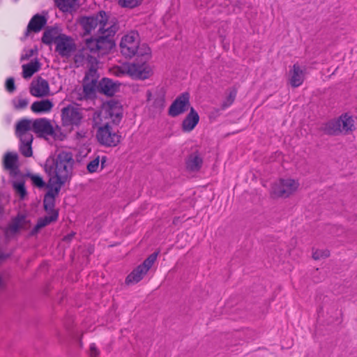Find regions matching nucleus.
<instances>
[{
  "label": "nucleus",
  "instance_id": "42",
  "mask_svg": "<svg viewBox=\"0 0 357 357\" xmlns=\"http://www.w3.org/2000/svg\"><path fill=\"white\" fill-rule=\"evenodd\" d=\"M31 93L34 96H40L43 94L40 92V89L38 87H34L31 89Z\"/></svg>",
  "mask_w": 357,
  "mask_h": 357
},
{
  "label": "nucleus",
  "instance_id": "20",
  "mask_svg": "<svg viewBox=\"0 0 357 357\" xmlns=\"http://www.w3.org/2000/svg\"><path fill=\"white\" fill-rule=\"evenodd\" d=\"M199 121L198 113L193 107H190L189 114L182 122V130L184 132H190L197 125Z\"/></svg>",
  "mask_w": 357,
  "mask_h": 357
},
{
  "label": "nucleus",
  "instance_id": "24",
  "mask_svg": "<svg viewBox=\"0 0 357 357\" xmlns=\"http://www.w3.org/2000/svg\"><path fill=\"white\" fill-rule=\"evenodd\" d=\"M53 107V103L48 99L34 102L31 106V110L35 113H44L50 112Z\"/></svg>",
  "mask_w": 357,
  "mask_h": 357
},
{
  "label": "nucleus",
  "instance_id": "43",
  "mask_svg": "<svg viewBox=\"0 0 357 357\" xmlns=\"http://www.w3.org/2000/svg\"><path fill=\"white\" fill-rule=\"evenodd\" d=\"M33 52H34L33 50H29L28 52H26L25 54H23L22 55V60L28 59L29 56H31L33 54Z\"/></svg>",
  "mask_w": 357,
  "mask_h": 357
},
{
  "label": "nucleus",
  "instance_id": "12",
  "mask_svg": "<svg viewBox=\"0 0 357 357\" xmlns=\"http://www.w3.org/2000/svg\"><path fill=\"white\" fill-rule=\"evenodd\" d=\"M98 75L97 68H89L83 80V93L85 98H91L98 92Z\"/></svg>",
  "mask_w": 357,
  "mask_h": 357
},
{
  "label": "nucleus",
  "instance_id": "41",
  "mask_svg": "<svg viewBox=\"0 0 357 357\" xmlns=\"http://www.w3.org/2000/svg\"><path fill=\"white\" fill-rule=\"evenodd\" d=\"M42 229L41 226L39 225L38 222H37V224L34 226V227L30 231L29 236H33L36 235L38 233V231H40V229Z\"/></svg>",
  "mask_w": 357,
  "mask_h": 357
},
{
  "label": "nucleus",
  "instance_id": "4",
  "mask_svg": "<svg viewBox=\"0 0 357 357\" xmlns=\"http://www.w3.org/2000/svg\"><path fill=\"white\" fill-rule=\"evenodd\" d=\"M118 30V26L116 22L109 24L105 29L98 33V38H91L86 40L87 47L96 52L98 56V52L105 54L110 51L115 46L113 37Z\"/></svg>",
  "mask_w": 357,
  "mask_h": 357
},
{
  "label": "nucleus",
  "instance_id": "38",
  "mask_svg": "<svg viewBox=\"0 0 357 357\" xmlns=\"http://www.w3.org/2000/svg\"><path fill=\"white\" fill-rule=\"evenodd\" d=\"M40 68H23L22 76L25 79L30 78Z\"/></svg>",
  "mask_w": 357,
  "mask_h": 357
},
{
  "label": "nucleus",
  "instance_id": "18",
  "mask_svg": "<svg viewBox=\"0 0 357 357\" xmlns=\"http://www.w3.org/2000/svg\"><path fill=\"white\" fill-rule=\"evenodd\" d=\"M121 83L109 78L104 77L98 82V93L107 96H113L119 91Z\"/></svg>",
  "mask_w": 357,
  "mask_h": 357
},
{
  "label": "nucleus",
  "instance_id": "29",
  "mask_svg": "<svg viewBox=\"0 0 357 357\" xmlns=\"http://www.w3.org/2000/svg\"><path fill=\"white\" fill-rule=\"evenodd\" d=\"M158 255V252H155L152 253L144 261V262L142 264H140L139 266L142 268V270L145 273H147L149 270L151 268V266H153L154 262L156 261Z\"/></svg>",
  "mask_w": 357,
  "mask_h": 357
},
{
  "label": "nucleus",
  "instance_id": "14",
  "mask_svg": "<svg viewBox=\"0 0 357 357\" xmlns=\"http://www.w3.org/2000/svg\"><path fill=\"white\" fill-rule=\"evenodd\" d=\"M33 132L40 137L54 136V130L50 120L45 118L36 119L32 121Z\"/></svg>",
  "mask_w": 357,
  "mask_h": 357
},
{
  "label": "nucleus",
  "instance_id": "35",
  "mask_svg": "<svg viewBox=\"0 0 357 357\" xmlns=\"http://www.w3.org/2000/svg\"><path fill=\"white\" fill-rule=\"evenodd\" d=\"M330 256L328 250H316L312 252V258L315 260L327 258Z\"/></svg>",
  "mask_w": 357,
  "mask_h": 357
},
{
  "label": "nucleus",
  "instance_id": "15",
  "mask_svg": "<svg viewBox=\"0 0 357 357\" xmlns=\"http://www.w3.org/2000/svg\"><path fill=\"white\" fill-rule=\"evenodd\" d=\"M117 76L126 75L135 80H144L152 75L151 68H116Z\"/></svg>",
  "mask_w": 357,
  "mask_h": 357
},
{
  "label": "nucleus",
  "instance_id": "48",
  "mask_svg": "<svg viewBox=\"0 0 357 357\" xmlns=\"http://www.w3.org/2000/svg\"><path fill=\"white\" fill-rule=\"evenodd\" d=\"M336 70H334L331 75H329L328 77H330L332 75H333L335 73Z\"/></svg>",
  "mask_w": 357,
  "mask_h": 357
},
{
  "label": "nucleus",
  "instance_id": "11",
  "mask_svg": "<svg viewBox=\"0 0 357 357\" xmlns=\"http://www.w3.org/2000/svg\"><path fill=\"white\" fill-rule=\"evenodd\" d=\"M97 56L96 52H92L85 43L84 47L78 50L75 55L76 67H95L98 63Z\"/></svg>",
  "mask_w": 357,
  "mask_h": 357
},
{
  "label": "nucleus",
  "instance_id": "10",
  "mask_svg": "<svg viewBox=\"0 0 357 357\" xmlns=\"http://www.w3.org/2000/svg\"><path fill=\"white\" fill-rule=\"evenodd\" d=\"M299 183L291 178L280 179L272 187V192L277 197H288L298 188Z\"/></svg>",
  "mask_w": 357,
  "mask_h": 357
},
{
  "label": "nucleus",
  "instance_id": "47",
  "mask_svg": "<svg viewBox=\"0 0 357 357\" xmlns=\"http://www.w3.org/2000/svg\"><path fill=\"white\" fill-rule=\"evenodd\" d=\"M101 162H102V165H103V163L105 162V157H103V158H102Z\"/></svg>",
  "mask_w": 357,
  "mask_h": 357
},
{
  "label": "nucleus",
  "instance_id": "19",
  "mask_svg": "<svg viewBox=\"0 0 357 357\" xmlns=\"http://www.w3.org/2000/svg\"><path fill=\"white\" fill-rule=\"evenodd\" d=\"M306 72L305 68H291L288 73L289 84L293 87L300 86L304 82Z\"/></svg>",
  "mask_w": 357,
  "mask_h": 357
},
{
  "label": "nucleus",
  "instance_id": "8",
  "mask_svg": "<svg viewBox=\"0 0 357 357\" xmlns=\"http://www.w3.org/2000/svg\"><path fill=\"white\" fill-rule=\"evenodd\" d=\"M354 129V121L347 114H342L339 119L328 121L324 126L325 132L331 135H337L340 133L348 134Z\"/></svg>",
  "mask_w": 357,
  "mask_h": 357
},
{
  "label": "nucleus",
  "instance_id": "32",
  "mask_svg": "<svg viewBox=\"0 0 357 357\" xmlns=\"http://www.w3.org/2000/svg\"><path fill=\"white\" fill-rule=\"evenodd\" d=\"M13 185L16 193L20 195V199H24L27 194L24 183L23 181L14 182Z\"/></svg>",
  "mask_w": 357,
  "mask_h": 357
},
{
  "label": "nucleus",
  "instance_id": "3",
  "mask_svg": "<svg viewBox=\"0 0 357 357\" xmlns=\"http://www.w3.org/2000/svg\"><path fill=\"white\" fill-rule=\"evenodd\" d=\"M42 41L47 45L54 44L55 51L61 56L68 57L75 50V40L70 36L60 33L57 29L52 28L43 33Z\"/></svg>",
  "mask_w": 357,
  "mask_h": 357
},
{
  "label": "nucleus",
  "instance_id": "9",
  "mask_svg": "<svg viewBox=\"0 0 357 357\" xmlns=\"http://www.w3.org/2000/svg\"><path fill=\"white\" fill-rule=\"evenodd\" d=\"M61 116L62 125L64 127L78 126L83 118L80 109L71 105L62 108Z\"/></svg>",
  "mask_w": 357,
  "mask_h": 357
},
{
  "label": "nucleus",
  "instance_id": "33",
  "mask_svg": "<svg viewBox=\"0 0 357 357\" xmlns=\"http://www.w3.org/2000/svg\"><path fill=\"white\" fill-rule=\"evenodd\" d=\"M13 104L16 109H23L27 107L29 100L26 98L18 96L13 100Z\"/></svg>",
  "mask_w": 357,
  "mask_h": 357
},
{
  "label": "nucleus",
  "instance_id": "36",
  "mask_svg": "<svg viewBox=\"0 0 357 357\" xmlns=\"http://www.w3.org/2000/svg\"><path fill=\"white\" fill-rule=\"evenodd\" d=\"M142 0H119V4L123 8H134L138 6Z\"/></svg>",
  "mask_w": 357,
  "mask_h": 357
},
{
  "label": "nucleus",
  "instance_id": "2",
  "mask_svg": "<svg viewBox=\"0 0 357 357\" xmlns=\"http://www.w3.org/2000/svg\"><path fill=\"white\" fill-rule=\"evenodd\" d=\"M120 50L126 57L137 55L138 63L132 64L131 67H142L151 58L150 47L146 44L139 45V35L135 31H130L122 37Z\"/></svg>",
  "mask_w": 357,
  "mask_h": 357
},
{
  "label": "nucleus",
  "instance_id": "13",
  "mask_svg": "<svg viewBox=\"0 0 357 357\" xmlns=\"http://www.w3.org/2000/svg\"><path fill=\"white\" fill-rule=\"evenodd\" d=\"M190 106V94L184 92L178 96L172 102L168 109V114L172 117L178 116L187 112Z\"/></svg>",
  "mask_w": 357,
  "mask_h": 357
},
{
  "label": "nucleus",
  "instance_id": "30",
  "mask_svg": "<svg viewBox=\"0 0 357 357\" xmlns=\"http://www.w3.org/2000/svg\"><path fill=\"white\" fill-rule=\"evenodd\" d=\"M49 215L45 216L44 218H40L38 220V222L41 226V227H44L49 224H50L52 222L56 221L59 216L58 212H53V213H47Z\"/></svg>",
  "mask_w": 357,
  "mask_h": 357
},
{
  "label": "nucleus",
  "instance_id": "25",
  "mask_svg": "<svg viewBox=\"0 0 357 357\" xmlns=\"http://www.w3.org/2000/svg\"><path fill=\"white\" fill-rule=\"evenodd\" d=\"M146 274V273H145L142 268L138 266L127 276L126 278V283L127 284H137L142 280Z\"/></svg>",
  "mask_w": 357,
  "mask_h": 357
},
{
  "label": "nucleus",
  "instance_id": "1",
  "mask_svg": "<svg viewBox=\"0 0 357 357\" xmlns=\"http://www.w3.org/2000/svg\"><path fill=\"white\" fill-rule=\"evenodd\" d=\"M75 160L73 153L61 151L54 157H50L45 163L44 169L49 176V183L63 185L73 175Z\"/></svg>",
  "mask_w": 357,
  "mask_h": 357
},
{
  "label": "nucleus",
  "instance_id": "45",
  "mask_svg": "<svg viewBox=\"0 0 357 357\" xmlns=\"http://www.w3.org/2000/svg\"><path fill=\"white\" fill-rule=\"evenodd\" d=\"M240 4H241V3L240 1H238L234 2V6H240Z\"/></svg>",
  "mask_w": 357,
  "mask_h": 357
},
{
  "label": "nucleus",
  "instance_id": "7",
  "mask_svg": "<svg viewBox=\"0 0 357 357\" xmlns=\"http://www.w3.org/2000/svg\"><path fill=\"white\" fill-rule=\"evenodd\" d=\"M98 124L96 138L100 144L107 147L117 146L121 139L118 130L111 126L110 121H98Z\"/></svg>",
  "mask_w": 357,
  "mask_h": 357
},
{
  "label": "nucleus",
  "instance_id": "34",
  "mask_svg": "<svg viewBox=\"0 0 357 357\" xmlns=\"http://www.w3.org/2000/svg\"><path fill=\"white\" fill-rule=\"evenodd\" d=\"M29 177L34 186L38 188H43L46 186L45 182L40 176L37 174H29Z\"/></svg>",
  "mask_w": 357,
  "mask_h": 357
},
{
  "label": "nucleus",
  "instance_id": "22",
  "mask_svg": "<svg viewBox=\"0 0 357 357\" xmlns=\"http://www.w3.org/2000/svg\"><path fill=\"white\" fill-rule=\"evenodd\" d=\"M26 222V218L24 215H18L13 218L9 224L6 233V234H15L21 229H25L24 225Z\"/></svg>",
  "mask_w": 357,
  "mask_h": 357
},
{
  "label": "nucleus",
  "instance_id": "46",
  "mask_svg": "<svg viewBox=\"0 0 357 357\" xmlns=\"http://www.w3.org/2000/svg\"><path fill=\"white\" fill-rule=\"evenodd\" d=\"M73 236H74V234H71L68 235V236H66V238H68V239H71Z\"/></svg>",
  "mask_w": 357,
  "mask_h": 357
},
{
  "label": "nucleus",
  "instance_id": "23",
  "mask_svg": "<svg viewBox=\"0 0 357 357\" xmlns=\"http://www.w3.org/2000/svg\"><path fill=\"white\" fill-rule=\"evenodd\" d=\"M203 163L202 158L198 152L191 153L186 161V167L192 172H197L200 169Z\"/></svg>",
  "mask_w": 357,
  "mask_h": 357
},
{
  "label": "nucleus",
  "instance_id": "31",
  "mask_svg": "<svg viewBox=\"0 0 357 357\" xmlns=\"http://www.w3.org/2000/svg\"><path fill=\"white\" fill-rule=\"evenodd\" d=\"M236 93L237 92L234 89L229 91L228 96L221 105L222 109H225L232 105L236 98Z\"/></svg>",
  "mask_w": 357,
  "mask_h": 357
},
{
  "label": "nucleus",
  "instance_id": "6",
  "mask_svg": "<svg viewBox=\"0 0 357 357\" xmlns=\"http://www.w3.org/2000/svg\"><path fill=\"white\" fill-rule=\"evenodd\" d=\"M115 22L109 20V17L105 11L88 17H82L79 23L84 30V35L90 34L95 29L98 28V33L105 29L109 24Z\"/></svg>",
  "mask_w": 357,
  "mask_h": 357
},
{
  "label": "nucleus",
  "instance_id": "5",
  "mask_svg": "<svg viewBox=\"0 0 357 357\" xmlns=\"http://www.w3.org/2000/svg\"><path fill=\"white\" fill-rule=\"evenodd\" d=\"M123 118V107L120 102L111 100L103 105L102 109L94 114L93 119L96 125L98 121H110V123L119 125Z\"/></svg>",
  "mask_w": 357,
  "mask_h": 357
},
{
  "label": "nucleus",
  "instance_id": "39",
  "mask_svg": "<svg viewBox=\"0 0 357 357\" xmlns=\"http://www.w3.org/2000/svg\"><path fill=\"white\" fill-rule=\"evenodd\" d=\"M6 88L10 93H13L15 90V81L13 77H9L6 79Z\"/></svg>",
  "mask_w": 357,
  "mask_h": 357
},
{
  "label": "nucleus",
  "instance_id": "50",
  "mask_svg": "<svg viewBox=\"0 0 357 357\" xmlns=\"http://www.w3.org/2000/svg\"><path fill=\"white\" fill-rule=\"evenodd\" d=\"M324 70H325L326 71H327V72L328 73V72H329L330 68H324Z\"/></svg>",
  "mask_w": 357,
  "mask_h": 357
},
{
  "label": "nucleus",
  "instance_id": "27",
  "mask_svg": "<svg viewBox=\"0 0 357 357\" xmlns=\"http://www.w3.org/2000/svg\"><path fill=\"white\" fill-rule=\"evenodd\" d=\"M55 2L63 12H71L76 8L77 0H55Z\"/></svg>",
  "mask_w": 357,
  "mask_h": 357
},
{
  "label": "nucleus",
  "instance_id": "26",
  "mask_svg": "<svg viewBox=\"0 0 357 357\" xmlns=\"http://www.w3.org/2000/svg\"><path fill=\"white\" fill-rule=\"evenodd\" d=\"M18 155L15 153L8 152L5 154L3 158L4 167L8 170H15L17 168Z\"/></svg>",
  "mask_w": 357,
  "mask_h": 357
},
{
  "label": "nucleus",
  "instance_id": "51",
  "mask_svg": "<svg viewBox=\"0 0 357 357\" xmlns=\"http://www.w3.org/2000/svg\"><path fill=\"white\" fill-rule=\"evenodd\" d=\"M322 74L325 75L326 74V73H325V72H324V71H323V72H322Z\"/></svg>",
  "mask_w": 357,
  "mask_h": 357
},
{
  "label": "nucleus",
  "instance_id": "21",
  "mask_svg": "<svg viewBox=\"0 0 357 357\" xmlns=\"http://www.w3.org/2000/svg\"><path fill=\"white\" fill-rule=\"evenodd\" d=\"M47 22L45 17L38 14L35 15L30 20L25 33V37L28 36L31 31L39 32Z\"/></svg>",
  "mask_w": 357,
  "mask_h": 357
},
{
  "label": "nucleus",
  "instance_id": "16",
  "mask_svg": "<svg viewBox=\"0 0 357 357\" xmlns=\"http://www.w3.org/2000/svg\"><path fill=\"white\" fill-rule=\"evenodd\" d=\"M49 188L43 199L44 208L47 213L58 212L55 210V197L58 195L61 186L56 184H49L47 185Z\"/></svg>",
  "mask_w": 357,
  "mask_h": 357
},
{
  "label": "nucleus",
  "instance_id": "44",
  "mask_svg": "<svg viewBox=\"0 0 357 357\" xmlns=\"http://www.w3.org/2000/svg\"><path fill=\"white\" fill-rule=\"evenodd\" d=\"M22 67H23V68H25V67H39V62L36 61L35 62H31L29 63L22 64Z\"/></svg>",
  "mask_w": 357,
  "mask_h": 357
},
{
  "label": "nucleus",
  "instance_id": "49",
  "mask_svg": "<svg viewBox=\"0 0 357 357\" xmlns=\"http://www.w3.org/2000/svg\"><path fill=\"white\" fill-rule=\"evenodd\" d=\"M159 101H160V102H161L162 103V102H164V99H163V98H160V99L159 100Z\"/></svg>",
  "mask_w": 357,
  "mask_h": 357
},
{
  "label": "nucleus",
  "instance_id": "40",
  "mask_svg": "<svg viewBox=\"0 0 357 357\" xmlns=\"http://www.w3.org/2000/svg\"><path fill=\"white\" fill-rule=\"evenodd\" d=\"M99 352L96 346V344H91L90 345V355L91 357H96L98 355Z\"/></svg>",
  "mask_w": 357,
  "mask_h": 357
},
{
  "label": "nucleus",
  "instance_id": "28",
  "mask_svg": "<svg viewBox=\"0 0 357 357\" xmlns=\"http://www.w3.org/2000/svg\"><path fill=\"white\" fill-rule=\"evenodd\" d=\"M33 139L20 140V151L24 157H31L33 154L31 144Z\"/></svg>",
  "mask_w": 357,
  "mask_h": 357
},
{
  "label": "nucleus",
  "instance_id": "17",
  "mask_svg": "<svg viewBox=\"0 0 357 357\" xmlns=\"http://www.w3.org/2000/svg\"><path fill=\"white\" fill-rule=\"evenodd\" d=\"M32 121L23 119L19 121L15 126V135L20 140L33 139Z\"/></svg>",
  "mask_w": 357,
  "mask_h": 357
},
{
  "label": "nucleus",
  "instance_id": "37",
  "mask_svg": "<svg viewBox=\"0 0 357 357\" xmlns=\"http://www.w3.org/2000/svg\"><path fill=\"white\" fill-rule=\"evenodd\" d=\"M100 158L99 156L93 159L87 165L86 169L89 173L96 172L99 167Z\"/></svg>",
  "mask_w": 357,
  "mask_h": 357
}]
</instances>
